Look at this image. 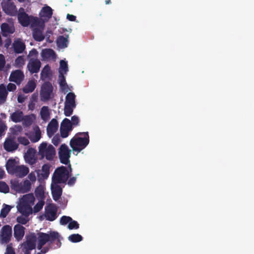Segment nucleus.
<instances>
[{
	"label": "nucleus",
	"mask_w": 254,
	"mask_h": 254,
	"mask_svg": "<svg viewBox=\"0 0 254 254\" xmlns=\"http://www.w3.org/2000/svg\"><path fill=\"white\" fill-rule=\"evenodd\" d=\"M79 135H84V137H77L71 139L69 145L73 151L80 152L85 148L89 143V136L88 132H80Z\"/></svg>",
	"instance_id": "f257e3e1"
},
{
	"label": "nucleus",
	"mask_w": 254,
	"mask_h": 254,
	"mask_svg": "<svg viewBox=\"0 0 254 254\" xmlns=\"http://www.w3.org/2000/svg\"><path fill=\"white\" fill-rule=\"evenodd\" d=\"M60 236L58 232L52 231L49 234L41 232L38 234L37 249H41L47 243L52 244Z\"/></svg>",
	"instance_id": "f03ea898"
},
{
	"label": "nucleus",
	"mask_w": 254,
	"mask_h": 254,
	"mask_svg": "<svg viewBox=\"0 0 254 254\" xmlns=\"http://www.w3.org/2000/svg\"><path fill=\"white\" fill-rule=\"evenodd\" d=\"M69 177V173L65 166H62L56 168L53 178L54 184L65 183Z\"/></svg>",
	"instance_id": "7ed1b4c3"
},
{
	"label": "nucleus",
	"mask_w": 254,
	"mask_h": 254,
	"mask_svg": "<svg viewBox=\"0 0 254 254\" xmlns=\"http://www.w3.org/2000/svg\"><path fill=\"white\" fill-rule=\"evenodd\" d=\"M39 153L41 155L42 158L45 157L47 160H52L56 154L55 148L52 145L47 146L46 142H43L39 147Z\"/></svg>",
	"instance_id": "20e7f679"
},
{
	"label": "nucleus",
	"mask_w": 254,
	"mask_h": 254,
	"mask_svg": "<svg viewBox=\"0 0 254 254\" xmlns=\"http://www.w3.org/2000/svg\"><path fill=\"white\" fill-rule=\"evenodd\" d=\"M31 183L27 179L23 182H19L18 181L11 182L12 189L18 193H27L31 190Z\"/></svg>",
	"instance_id": "39448f33"
},
{
	"label": "nucleus",
	"mask_w": 254,
	"mask_h": 254,
	"mask_svg": "<svg viewBox=\"0 0 254 254\" xmlns=\"http://www.w3.org/2000/svg\"><path fill=\"white\" fill-rule=\"evenodd\" d=\"M12 237V227L9 225H5L0 230V243L7 244Z\"/></svg>",
	"instance_id": "423d86ee"
},
{
	"label": "nucleus",
	"mask_w": 254,
	"mask_h": 254,
	"mask_svg": "<svg viewBox=\"0 0 254 254\" xmlns=\"http://www.w3.org/2000/svg\"><path fill=\"white\" fill-rule=\"evenodd\" d=\"M71 150L65 143L62 144L58 149V155L60 162L65 165L69 163Z\"/></svg>",
	"instance_id": "0eeeda50"
},
{
	"label": "nucleus",
	"mask_w": 254,
	"mask_h": 254,
	"mask_svg": "<svg viewBox=\"0 0 254 254\" xmlns=\"http://www.w3.org/2000/svg\"><path fill=\"white\" fill-rule=\"evenodd\" d=\"M3 11L7 15L14 16L17 13V8L11 0H3L1 2Z\"/></svg>",
	"instance_id": "6e6552de"
},
{
	"label": "nucleus",
	"mask_w": 254,
	"mask_h": 254,
	"mask_svg": "<svg viewBox=\"0 0 254 254\" xmlns=\"http://www.w3.org/2000/svg\"><path fill=\"white\" fill-rule=\"evenodd\" d=\"M53 91V87L49 82L44 83L42 87L41 91V99L43 101H46L51 98V94Z\"/></svg>",
	"instance_id": "1a4fd4ad"
},
{
	"label": "nucleus",
	"mask_w": 254,
	"mask_h": 254,
	"mask_svg": "<svg viewBox=\"0 0 254 254\" xmlns=\"http://www.w3.org/2000/svg\"><path fill=\"white\" fill-rule=\"evenodd\" d=\"M45 217L47 220L50 221H53L57 218V207L55 204H50L47 206Z\"/></svg>",
	"instance_id": "9d476101"
},
{
	"label": "nucleus",
	"mask_w": 254,
	"mask_h": 254,
	"mask_svg": "<svg viewBox=\"0 0 254 254\" xmlns=\"http://www.w3.org/2000/svg\"><path fill=\"white\" fill-rule=\"evenodd\" d=\"M18 147V143L16 142L14 138L7 137L3 143V148L7 152H13Z\"/></svg>",
	"instance_id": "9b49d317"
},
{
	"label": "nucleus",
	"mask_w": 254,
	"mask_h": 254,
	"mask_svg": "<svg viewBox=\"0 0 254 254\" xmlns=\"http://www.w3.org/2000/svg\"><path fill=\"white\" fill-rule=\"evenodd\" d=\"M36 237L34 234L28 236L26 241L22 244V249L32 251L36 247Z\"/></svg>",
	"instance_id": "f8f14e48"
},
{
	"label": "nucleus",
	"mask_w": 254,
	"mask_h": 254,
	"mask_svg": "<svg viewBox=\"0 0 254 254\" xmlns=\"http://www.w3.org/2000/svg\"><path fill=\"white\" fill-rule=\"evenodd\" d=\"M41 65L40 61L37 58H31L27 64V68L31 74L38 73Z\"/></svg>",
	"instance_id": "ddd939ff"
},
{
	"label": "nucleus",
	"mask_w": 254,
	"mask_h": 254,
	"mask_svg": "<svg viewBox=\"0 0 254 254\" xmlns=\"http://www.w3.org/2000/svg\"><path fill=\"white\" fill-rule=\"evenodd\" d=\"M24 75L22 71L20 69H16L12 71L9 76V80L19 85L23 81Z\"/></svg>",
	"instance_id": "4468645a"
},
{
	"label": "nucleus",
	"mask_w": 254,
	"mask_h": 254,
	"mask_svg": "<svg viewBox=\"0 0 254 254\" xmlns=\"http://www.w3.org/2000/svg\"><path fill=\"white\" fill-rule=\"evenodd\" d=\"M58 129V122L56 119H52L47 127V133L48 136L52 137Z\"/></svg>",
	"instance_id": "2eb2a0df"
},
{
	"label": "nucleus",
	"mask_w": 254,
	"mask_h": 254,
	"mask_svg": "<svg viewBox=\"0 0 254 254\" xmlns=\"http://www.w3.org/2000/svg\"><path fill=\"white\" fill-rule=\"evenodd\" d=\"M18 210L25 217H28L29 214L32 213V206L21 201L18 207Z\"/></svg>",
	"instance_id": "dca6fc26"
},
{
	"label": "nucleus",
	"mask_w": 254,
	"mask_h": 254,
	"mask_svg": "<svg viewBox=\"0 0 254 254\" xmlns=\"http://www.w3.org/2000/svg\"><path fill=\"white\" fill-rule=\"evenodd\" d=\"M25 227L23 226L17 224L14 225L13 227V235L17 241H20L24 235Z\"/></svg>",
	"instance_id": "f3484780"
},
{
	"label": "nucleus",
	"mask_w": 254,
	"mask_h": 254,
	"mask_svg": "<svg viewBox=\"0 0 254 254\" xmlns=\"http://www.w3.org/2000/svg\"><path fill=\"white\" fill-rule=\"evenodd\" d=\"M52 194L53 199L57 201L62 194V189L58 184H53L51 186Z\"/></svg>",
	"instance_id": "a211bd4d"
},
{
	"label": "nucleus",
	"mask_w": 254,
	"mask_h": 254,
	"mask_svg": "<svg viewBox=\"0 0 254 254\" xmlns=\"http://www.w3.org/2000/svg\"><path fill=\"white\" fill-rule=\"evenodd\" d=\"M29 172L27 167L24 165L17 166L13 175L19 178H23L27 175Z\"/></svg>",
	"instance_id": "6ab92c4d"
},
{
	"label": "nucleus",
	"mask_w": 254,
	"mask_h": 254,
	"mask_svg": "<svg viewBox=\"0 0 254 254\" xmlns=\"http://www.w3.org/2000/svg\"><path fill=\"white\" fill-rule=\"evenodd\" d=\"M18 19L23 27L28 26L31 22L30 17L24 11L18 15Z\"/></svg>",
	"instance_id": "aec40b11"
},
{
	"label": "nucleus",
	"mask_w": 254,
	"mask_h": 254,
	"mask_svg": "<svg viewBox=\"0 0 254 254\" xmlns=\"http://www.w3.org/2000/svg\"><path fill=\"white\" fill-rule=\"evenodd\" d=\"M14 52L16 54L22 53L25 48V45L23 42L20 40L14 41L12 44Z\"/></svg>",
	"instance_id": "412c9836"
},
{
	"label": "nucleus",
	"mask_w": 254,
	"mask_h": 254,
	"mask_svg": "<svg viewBox=\"0 0 254 254\" xmlns=\"http://www.w3.org/2000/svg\"><path fill=\"white\" fill-rule=\"evenodd\" d=\"M41 56L44 60L55 59L57 55L52 49H44L41 53Z\"/></svg>",
	"instance_id": "4be33fe9"
},
{
	"label": "nucleus",
	"mask_w": 254,
	"mask_h": 254,
	"mask_svg": "<svg viewBox=\"0 0 254 254\" xmlns=\"http://www.w3.org/2000/svg\"><path fill=\"white\" fill-rule=\"evenodd\" d=\"M53 15V9L49 6H46L42 8L40 15L41 17L44 18L46 20L51 18Z\"/></svg>",
	"instance_id": "5701e85b"
},
{
	"label": "nucleus",
	"mask_w": 254,
	"mask_h": 254,
	"mask_svg": "<svg viewBox=\"0 0 254 254\" xmlns=\"http://www.w3.org/2000/svg\"><path fill=\"white\" fill-rule=\"evenodd\" d=\"M0 28L1 33L3 36H6L9 34H12L15 30L14 27L12 26H10L9 24L7 23H2L0 26Z\"/></svg>",
	"instance_id": "b1692460"
},
{
	"label": "nucleus",
	"mask_w": 254,
	"mask_h": 254,
	"mask_svg": "<svg viewBox=\"0 0 254 254\" xmlns=\"http://www.w3.org/2000/svg\"><path fill=\"white\" fill-rule=\"evenodd\" d=\"M40 171L37 172L38 177L43 179H46L48 177L50 174V166L48 164H45L42 167V173H40Z\"/></svg>",
	"instance_id": "393cba45"
},
{
	"label": "nucleus",
	"mask_w": 254,
	"mask_h": 254,
	"mask_svg": "<svg viewBox=\"0 0 254 254\" xmlns=\"http://www.w3.org/2000/svg\"><path fill=\"white\" fill-rule=\"evenodd\" d=\"M36 83L34 80H29L23 88L24 93H31L35 89Z\"/></svg>",
	"instance_id": "a878e982"
},
{
	"label": "nucleus",
	"mask_w": 254,
	"mask_h": 254,
	"mask_svg": "<svg viewBox=\"0 0 254 254\" xmlns=\"http://www.w3.org/2000/svg\"><path fill=\"white\" fill-rule=\"evenodd\" d=\"M5 167L7 172L11 175H13L15 168L17 167L15 160L12 159H9L6 163Z\"/></svg>",
	"instance_id": "bb28decb"
},
{
	"label": "nucleus",
	"mask_w": 254,
	"mask_h": 254,
	"mask_svg": "<svg viewBox=\"0 0 254 254\" xmlns=\"http://www.w3.org/2000/svg\"><path fill=\"white\" fill-rule=\"evenodd\" d=\"M33 37L34 40L37 42L43 41L45 39V35L41 30L39 28H35L33 32Z\"/></svg>",
	"instance_id": "cd10ccee"
},
{
	"label": "nucleus",
	"mask_w": 254,
	"mask_h": 254,
	"mask_svg": "<svg viewBox=\"0 0 254 254\" xmlns=\"http://www.w3.org/2000/svg\"><path fill=\"white\" fill-rule=\"evenodd\" d=\"M10 118L12 122L15 123H20L23 119V113L20 111H15L11 114Z\"/></svg>",
	"instance_id": "c85d7f7f"
},
{
	"label": "nucleus",
	"mask_w": 254,
	"mask_h": 254,
	"mask_svg": "<svg viewBox=\"0 0 254 254\" xmlns=\"http://www.w3.org/2000/svg\"><path fill=\"white\" fill-rule=\"evenodd\" d=\"M8 92L3 83L0 84V104L4 103L7 99Z\"/></svg>",
	"instance_id": "c756f323"
},
{
	"label": "nucleus",
	"mask_w": 254,
	"mask_h": 254,
	"mask_svg": "<svg viewBox=\"0 0 254 254\" xmlns=\"http://www.w3.org/2000/svg\"><path fill=\"white\" fill-rule=\"evenodd\" d=\"M35 200V198L34 197V195L33 193H29L25 195H24L20 201L23 202L24 203L29 204L31 206H32L34 204V201Z\"/></svg>",
	"instance_id": "7c9ffc66"
},
{
	"label": "nucleus",
	"mask_w": 254,
	"mask_h": 254,
	"mask_svg": "<svg viewBox=\"0 0 254 254\" xmlns=\"http://www.w3.org/2000/svg\"><path fill=\"white\" fill-rule=\"evenodd\" d=\"M68 35L66 37H64V36H60L57 40V43L59 46L65 48L68 45Z\"/></svg>",
	"instance_id": "2f4dec72"
},
{
	"label": "nucleus",
	"mask_w": 254,
	"mask_h": 254,
	"mask_svg": "<svg viewBox=\"0 0 254 254\" xmlns=\"http://www.w3.org/2000/svg\"><path fill=\"white\" fill-rule=\"evenodd\" d=\"M75 95L73 92H69L66 96L65 104L76 105Z\"/></svg>",
	"instance_id": "473e14b6"
},
{
	"label": "nucleus",
	"mask_w": 254,
	"mask_h": 254,
	"mask_svg": "<svg viewBox=\"0 0 254 254\" xmlns=\"http://www.w3.org/2000/svg\"><path fill=\"white\" fill-rule=\"evenodd\" d=\"M41 137V132L38 127H37L36 129L35 130L34 133L31 135L30 140L33 142H36L40 140Z\"/></svg>",
	"instance_id": "72a5a7b5"
},
{
	"label": "nucleus",
	"mask_w": 254,
	"mask_h": 254,
	"mask_svg": "<svg viewBox=\"0 0 254 254\" xmlns=\"http://www.w3.org/2000/svg\"><path fill=\"white\" fill-rule=\"evenodd\" d=\"M40 115L41 118L44 120H46L49 118L50 113L48 106H44L41 108Z\"/></svg>",
	"instance_id": "f704fd0d"
},
{
	"label": "nucleus",
	"mask_w": 254,
	"mask_h": 254,
	"mask_svg": "<svg viewBox=\"0 0 254 254\" xmlns=\"http://www.w3.org/2000/svg\"><path fill=\"white\" fill-rule=\"evenodd\" d=\"M83 238L79 234H73L69 236L68 240L73 243L80 242L82 241Z\"/></svg>",
	"instance_id": "c9c22d12"
},
{
	"label": "nucleus",
	"mask_w": 254,
	"mask_h": 254,
	"mask_svg": "<svg viewBox=\"0 0 254 254\" xmlns=\"http://www.w3.org/2000/svg\"><path fill=\"white\" fill-rule=\"evenodd\" d=\"M34 115H27L23 116V123L26 127H29L32 125L34 120Z\"/></svg>",
	"instance_id": "e433bc0d"
},
{
	"label": "nucleus",
	"mask_w": 254,
	"mask_h": 254,
	"mask_svg": "<svg viewBox=\"0 0 254 254\" xmlns=\"http://www.w3.org/2000/svg\"><path fill=\"white\" fill-rule=\"evenodd\" d=\"M76 105L65 104L64 107V114L67 117L70 116L73 113V108Z\"/></svg>",
	"instance_id": "4c0bfd02"
},
{
	"label": "nucleus",
	"mask_w": 254,
	"mask_h": 254,
	"mask_svg": "<svg viewBox=\"0 0 254 254\" xmlns=\"http://www.w3.org/2000/svg\"><path fill=\"white\" fill-rule=\"evenodd\" d=\"M68 70V64L67 62H65V61H60L59 73L60 74V72H61L63 74H66Z\"/></svg>",
	"instance_id": "58836bf2"
},
{
	"label": "nucleus",
	"mask_w": 254,
	"mask_h": 254,
	"mask_svg": "<svg viewBox=\"0 0 254 254\" xmlns=\"http://www.w3.org/2000/svg\"><path fill=\"white\" fill-rule=\"evenodd\" d=\"M44 190L42 187L39 186L35 189V195L37 198L44 199Z\"/></svg>",
	"instance_id": "ea45409f"
},
{
	"label": "nucleus",
	"mask_w": 254,
	"mask_h": 254,
	"mask_svg": "<svg viewBox=\"0 0 254 254\" xmlns=\"http://www.w3.org/2000/svg\"><path fill=\"white\" fill-rule=\"evenodd\" d=\"M11 207L8 204H4L3 207L0 210V217L5 218L7 215L11 210Z\"/></svg>",
	"instance_id": "a19ab883"
},
{
	"label": "nucleus",
	"mask_w": 254,
	"mask_h": 254,
	"mask_svg": "<svg viewBox=\"0 0 254 254\" xmlns=\"http://www.w3.org/2000/svg\"><path fill=\"white\" fill-rule=\"evenodd\" d=\"M25 64V61L22 56H18L14 61V66L16 67L20 68L23 66Z\"/></svg>",
	"instance_id": "79ce46f5"
},
{
	"label": "nucleus",
	"mask_w": 254,
	"mask_h": 254,
	"mask_svg": "<svg viewBox=\"0 0 254 254\" xmlns=\"http://www.w3.org/2000/svg\"><path fill=\"white\" fill-rule=\"evenodd\" d=\"M61 127H62L64 128L70 129V130H72V123H70V121L68 118H64L62 123H61Z\"/></svg>",
	"instance_id": "37998d69"
},
{
	"label": "nucleus",
	"mask_w": 254,
	"mask_h": 254,
	"mask_svg": "<svg viewBox=\"0 0 254 254\" xmlns=\"http://www.w3.org/2000/svg\"><path fill=\"white\" fill-rule=\"evenodd\" d=\"M64 74L60 72V74H59V84L61 87H64L65 86H67V83L66 82L65 78L64 75Z\"/></svg>",
	"instance_id": "c03bdc74"
},
{
	"label": "nucleus",
	"mask_w": 254,
	"mask_h": 254,
	"mask_svg": "<svg viewBox=\"0 0 254 254\" xmlns=\"http://www.w3.org/2000/svg\"><path fill=\"white\" fill-rule=\"evenodd\" d=\"M44 204L45 201L44 200H39L34 207V212L36 213L40 211L43 208Z\"/></svg>",
	"instance_id": "a18cd8bd"
},
{
	"label": "nucleus",
	"mask_w": 254,
	"mask_h": 254,
	"mask_svg": "<svg viewBox=\"0 0 254 254\" xmlns=\"http://www.w3.org/2000/svg\"><path fill=\"white\" fill-rule=\"evenodd\" d=\"M9 191L8 186L3 182H0V192L2 193H8Z\"/></svg>",
	"instance_id": "49530a36"
},
{
	"label": "nucleus",
	"mask_w": 254,
	"mask_h": 254,
	"mask_svg": "<svg viewBox=\"0 0 254 254\" xmlns=\"http://www.w3.org/2000/svg\"><path fill=\"white\" fill-rule=\"evenodd\" d=\"M70 131H71L70 129H67L62 127H60L61 136L63 138H66L68 137Z\"/></svg>",
	"instance_id": "de8ad7c7"
},
{
	"label": "nucleus",
	"mask_w": 254,
	"mask_h": 254,
	"mask_svg": "<svg viewBox=\"0 0 254 254\" xmlns=\"http://www.w3.org/2000/svg\"><path fill=\"white\" fill-rule=\"evenodd\" d=\"M79 224L77 221L72 219V220L69 222L68 225V228L69 230H73V229H79Z\"/></svg>",
	"instance_id": "09e8293b"
},
{
	"label": "nucleus",
	"mask_w": 254,
	"mask_h": 254,
	"mask_svg": "<svg viewBox=\"0 0 254 254\" xmlns=\"http://www.w3.org/2000/svg\"><path fill=\"white\" fill-rule=\"evenodd\" d=\"M71 220H72V218L70 216L64 215L60 219V223L61 225H65L69 223V222Z\"/></svg>",
	"instance_id": "8fccbe9b"
},
{
	"label": "nucleus",
	"mask_w": 254,
	"mask_h": 254,
	"mask_svg": "<svg viewBox=\"0 0 254 254\" xmlns=\"http://www.w3.org/2000/svg\"><path fill=\"white\" fill-rule=\"evenodd\" d=\"M27 216H17L16 218L17 222L20 224H26L28 221V219L26 218Z\"/></svg>",
	"instance_id": "3c124183"
},
{
	"label": "nucleus",
	"mask_w": 254,
	"mask_h": 254,
	"mask_svg": "<svg viewBox=\"0 0 254 254\" xmlns=\"http://www.w3.org/2000/svg\"><path fill=\"white\" fill-rule=\"evenodd\" d=\"M17 139L19 142L23 145L26 146L29 143L28 139L25 137L20 136L18 137Z\"/></svg>",
	"instance_id": "603ef678"
},
{
	"label": "nucleus",
	"mask_w": 254,
	"mask_h": 254,
	"mask_svg": "<svg viewBox=\"0 0 254 254\" xmlns=\"http://www.w3.org/2000/svg\"><path fill=\"white\" fill-rule=\"evenodd\" d=\"M70 123H72V126H77L79 123V118L77 116H73L71 117Z\"/></svg>",
	"instance_id": "864d4df0"
},
{
	"label": "nucleus",
	"mask_w": 254,
	"mask_h": 254,
	"mask_svg": "<svg viewBox=\"0 0 254 254\" xmlns=\"http://www.w3.org/2000/svg\"><path fill=\"white\" fill-rule=\"evenodd\" d=\"M52 142L54 145L58 146L61 142L60 136L58 134L55 135L52 138Z\"/></svg>",
	"instance_id": "5fc2aeb1"
},
{
	"label": "nucleus",
	"mask_w": 254,
	"mask_h": 254,
	"mask_svg": "<svg viewBox=\"0 0 254 254\" xmlns=\"http://www.w3.org/2000/svg\"><path fill=\"white\" fill-rule=\"evenodd\" d=\"M5 65V60L4 56L0 54V70H2Z\"/></svg>",
	"instance_id": "6e6d98bb"
},
{
	"label": "nucleus",
	"mask_w": 254,
	"mask_h": 254,
	"mask_svg": "<svg viewBox=\"0 0 254 254\" xmlns=\"http://www.w3.org/2000/svg\"><path fill=\"white\" fill-rule=\"evenodd\" d=\"M5 254H15L11 244L7 246Z\"/></svg>",
	"instance_id": "4d7b16f0"
},
{
	"label": "nucleus",
	"mask_w": 254,
	"mask_h": 254,
	"mask_svg": "<svg viewBox=\"0 0 254 254\" xmlns=\"http://www.w3.org/2000/svg\"><path fill=\"white\" fill-rule=\"evenodd\" d=\"M7 129L6 125L2 122H0V137L3 134L4 131Z\"/></svg>",
	"instance_id": "13d9d810"
},
{
	"label": "nucleus",
	"mask_w": 254,
	"mask_h": 254,
	"mask_svg": "<svg viewBox=\"0 0 254 254\" xmlns=\"http://www.w3.org/2000/svg\"><path fill=\"white\" fill-rule=\"evenodd\" d=\"M16 89V86L14 83H9L7 86L6 90L8 91H13Z\"/></svg>",
	"instance_id": "bf43d9fd"
},
{
	"label": "nucleus",
	"mask_w": 254,
	"mask_h": 254,
	"mask_svg": "<svg viewBox=\"0 0 254 254\" xmlns=\"http://www.w3.org/2000/svg\"><path fill=\"white\" fill-rule=\"evenodd\" d=\"M38 55V52L37 51L36 49H32L31 51H30L28 57H34L36 58Z\"/></svg>",
	"instance_id": "052dcab7"
},
{
	"label": "nucleus",
	"mask_w": 254,
	"mask_h": 254,
	"mask_svg": "<svg viewBox=\"0 0 254 254\" xmlns=\"http://www.w3.org/2000/svg\"><path fill=\"white\" fill-rule=\"evenodd\" d=\"M28 179L30 180V181L34 183L36 181V176H35V172H31L30 173L28 176Z\"/></svg>",
	"instance_id": "680f3d73"
},
{
	"label": "nucleus",
	"mask_w": 254,
	"mask_h": 254,
	"mask_svg": "<svg viewBox=\"0 0 254 254\" xmlns=\"http://www.w3.org/2000/svg\"><path fill=\"white\" fill-rule=\"evenodd\" d=\"M76 178L75 177H72L69 178L68 181L67 182V184L68 186H72L76 182Z\"/></svg>",
	"instance_id": "e2e57ef3"
},
{
	"label": "nucleus",
	"mask_w": 254,
	"mask_h": 254,
	"mask_svg": "<svg viewBox=\"0 0 254 254\" xmlns=\"http://www.w3.org/2000/svg\"><path fill=\"white\" fill-rule=\"evenodd\" d=\"M40 252H38L37 254H45L48 252L49 248L48 247L42 248Z\"/></svg>",
	"instance_id": "0e129e2a"
},
{
	"label": "nucleus",
	"mask_w": 254,
	"mask_h": 254,
	"mask_svg": "<svg viewBox=\"0 0 254 254\" xmlns=\"http://www.w3.org/2000/svg\"><path fill=\"white\" fill-rule=\"evenodd\" d=\"M67 19L70 21H74L76 20V16L73 15L68 14L67 15Z\"/></svg>",
	"instance_id": "69168bd1"
},
{
	"label": "nucleus",
	"mask_w": 254,
	"mask_h": 254,
	"mask_svg": "<svg viewBox=\"0 0 254 254\" xmlns=\"http://www.w3.org/2000/svg\"><path fill=\"white\" fill-rule=\"evenodd\" d=\"M25 100V98L22 95H19L17 98V101L20 103H22Z\"/></svg>",
	"instance_id": "338daca9"
},
{
	"label": "nucleus",
	"mask_w": 254,
	"mask_h": 254,
	"mask_svg": "<svg viewBox=\"0 0 254 254\" xmlns=\"http://www.w3.org/2000/svg\"><path fill=\"white\" fill-rule=\"evenodd\" d=\"M60 236L56 239L57 241V248H59L61 247L62 245V243L61 242V240L60 239Z\"/></svg>",
	"instance_id": "774afa93"
}]
</instances>
